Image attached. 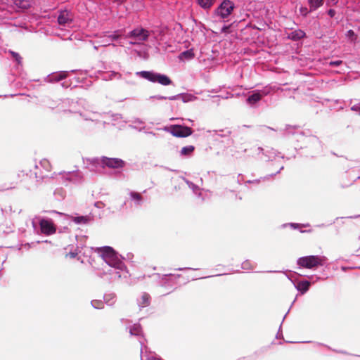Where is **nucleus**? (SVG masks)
Masks as SVG:
<instances>
[{
	"label": "nucleus",
	"mask_w": 360,
	"mask_h": 360,
	"mask_svg": "<svg viewBox=\"0 0 360 360\" xmlns=\"http://www.w3.org/2000/svg\"><path fill=\"white\" fill-rule=\"evenodd\" d=\"M96 251L109 268L107 270L103 269L98 274L101 278L107 276V279L113 281L121 278H127L128 277V271L122 262V258L110 246L97 248Z\"/></svg>",
	"instance_id": "obj_1"
},
{
	"label": "nucleus",
	"mask_w": 360,
	"mask_h": 360,
	"mask_svg": "<svg viewBox=\"0 0 360 360\" xmlns=\"http://www.w3.org/2000/svg\"><path fill=\"white\" fill-rule=\"evenodd\" d=\"M34 231L44 236H51L56 232V226L51 219L36 216L32 219Z\"/></svg>",
	"instance_id": "obj_2"
},
{
	"label": "nucleus",
	"mask_w": 360,
	"mask_h": 360,
	"mask_svg": "<svg viewBox=\"0 0 360 360\" xmlns=\"http://www.w3.org/2000/svg\"><path fill=\"white\" fill-rule=\"evenodd\" d=\"M326 261V257L323 255H308L298 258L297 264L299 268L316 269L323 266Z\"/></svg>",
	"instance_id": "obj_3"
},
{
	"label": "nucleus",
	"mask_w": 360,
	"mask_h": 360,
	"mask_svg": "<svg viewBox=\"0 0 360 360\" xmlns=\"http://www.w3.org/2000/svg\"><path fill=\"white\" fill-rule=\"evenodd\" d=\"M286 134L296 135V139L306 144H312L315 147L320 148L321 145L319 139L315 136H304V134L296 126L288 125L285 128Z\"/></svg>",
	"instance_id": "obj_4"
},
{
	"label": "nucleus",
	"mask_w": 360,
	"mask_h": 360,
	"mask_svg": "<svg viewBox=\"0 0 360 360\" xmlns=\"http://www.w3.org/2000/svg\"><path fill=\"white\" fill-rule=\"evenodd\" d=\"M136 74L148 81L158 83L162 86H168L172 83L170 78L167 75L153 71H141Z\"/></svg>",
	"instance_id": "obj_5"
},
{
	"label": "nucleus",
	"mask_w": 360,
	"mask_h": 360,
	"mask_svg": "<svg viewBox=\"0 0 360 360\" xmlns=\"http://www.w3.org/2000/svg\"><path fill=\"white\" fill-rule=\"evenodd\" d=\"M149 35L150 32L148 30L142 27H137L129 32L125 37L127 39H131V41H129V44L134 45L139 44L144 41H146Z\"/></svg>",
	"instance_id": "obj_6"
},
{
	"label": "nucleus",
	"mask_w": 360,
	"mask_h": 360,
	"mask_svg": "<svg viewBox=\"0 0 360 360\" xmlns=\"http://www.w3.org/2000/svg\"><path fill=\"white\" fill-rule=\"evenodd\" d=\"M234 8L235 5L231 1L224 0L214 11V14L217 17L224 20L229 17Z\"/></svg>",
	"instance_id": "obj_7"
},
{
	"label": "nucleus",
	"mask_w": 360,
	"mask_h": 360,
	"mask_svg": "<svg viewBox=\"0 0 360 360\" xmlns=\"http://www.w3.org/2000/svg\"><path fill=\"white\" fill-rule=\"evenodd\" d=\"M164 130L170 133L172 136L179 138L189 136L193 133L191 128L178 124L171 125L170 127H165Z\"/></svg>",
	"instance_id": "obj_8"
},
{
	"label": "nucleus",
	"mask_w": 360,
	"mask_h": 360,
	"mask_svg": "<svg viewBox=\"0 0 360 360\" xmlns=\"http://www.w3.org/2000/svg\"><path fill=\"white\" fill-rule=\"evenodd\" d=\"M94 162L101 165L103 167H107L111 169H120L124 167L125 163L120 158H110L107 157H102L101 158L95 159Z\"/></svg>",
	"instance_id": "obj_9"
},
{
	"label": "nucleus",
	"mask_w": 360,
	"mask_h": 360,
	"mask_svg": "<svg viewBox=\"0 0 360 360\" xmlns=\"http://www.w3.org/2000/svg\"><path fill=\"white\" fill-rule=\"evenodd\" d=\"M78 113L84 120L91 121L95 123L101 121V120L103 119L105 116V114H102L96 111L89 110L85 108H84L82 110H79Z\"/></svg>",
	"instance_id": "obj_10"
},
{
	"label": "nucleus",
	"mask_w": 360,
	"mask_h": 360,
	"mask_svg": "<svg viewBox=\"0 0 360 360\" xmlns=\"http://www.w3.org/2000/svg\"><path fill=\"white\" fill-rule=\"evenodd\" d=\"M60 174L65 181L75 184H80L83 181V175L79 171L63 172Z\"/></svg>",
	"instance_id": "obj_11"
},
{
	"label": "nucleus",
	"mask_w": 360,
	"mask_h": 360,
	"mask_svg": "<svg viewBox=\"0 0 360 360\" xmlns=\"http://www.w3.org/2000/svg\"><path fill=\"white\" fill-rule=\"evenodd\" d=\"M269 94V91L267 89L253 91L252 94L248 97L246 102L248 105L253 106L257 102H259L263 96H265Z\"/></svg>",
	"instance_id": "obj_12"
},
{
	"label": "nucleus",
	"mask_w": 360,
	"mask_h": 360,
	"mask_svg": "<svg viewBox=\"0 0 360 360\" xmlns=\"http://www.w3.org/2000/svg\"><path fill=\"white\" fill-rule=\"evenodd\" d=\"M129 200L130 202V206L135 207H140L144 202V199L141 193L133 191H131L129 193Z\"/></svg>",
	"instance_id": "obj_13"
},
{
	"label": "nucleus",
	"mask_w": 360,
	"mask_h": 360,
	"mask_svg": "<svg viewBox=\"0 0 360 360\" xmlns=\"http://www.w3.org/2000/svg\"><path fill=\"white\" fill-rule=\"evenodd\" d=\"M129 333L131 336H137L139 338V342L141 346V352L143 351V345H144L145 339L142 335V329L139 324L135 323L129 327Z\"/></svg>",
	"instance_id": "obj_14"
},
{
	"label": "nucleus",
	"mask_w": 360,
	"mask_h": 360,
	"mask_svg": "<svg viewBox=\"0 0 360 360\" xmlns=\"http://www.w3.org/2000/svg\"><path fill=\"white\" fill-rule=\"evenodd\" d=\"M68 75L66 71H60L58 72L51 73L44 77V81L47 83L58 82L62 79H65Z\"/></svg>",
	"instance_id": "obj_15"
},
{
	"label": "nucleus",
	"mask_w": 360,
	"mask_h": 360,
	"mask_svg": "<svg viewBox=\"0 0 360 360\" xmlns=\"http://www.w3.org/2000/svg\"><path fill=\"white\" fill-rule=\"evenodd\" d=\"M26 175L27 176V175H29V174L27 173ZM46 176H47L46 174L43 171V169L40 167L39 162H35L34 171H32V170L30 171V177H33V178L36 179L37 181L39 179H44Z\"/></svg>",
	"instance_id": "obj_16"
},
{
	"label": "nucleus",
	"mask_w": 360,
	"mask_h": 360,
	"mask_svg": "<svg viewBox=\"0 0 360 360\" xmlns=\"http://www.w3.org/2000/svg\"><path fill=\"white\" fill-rule=\"evenodd\" d=\"M289 279L293 283L295 288L299 292H300L301 294H304L305 292H307L311 285L310 282L306 280L295 282V281H292L291 278Z\"/></svg>",
	"instance_id": "obj_17"
},
{
	"label": "nucleus",
	"mask_w": 360,
	"mask_h": 360,
	"mask_svg": "<svg viewBox=\"0 0 360 360\" xmlns=\"http://www.w3.org/2000/svg\"><path fill=\"white\" fill-rule=\"evenodd\" d=\"M72 17L68 11H61L58 17V22L60 25H66L71 22Z\"/></svg>",
	"instance_id": "obj_18"
},
{
	"label": "nucleus",
	"mask_w": 360,
	"mask_h": 360,
	"mask_svg": "<svg viewBox=\"0 0 360 360\" xmlns=\"http://www.w3.org/2000/svg\"><path fill=\"white\" fill-rule=\"evenodd\" d=\"M67 217L77 224H87L91 219L89 216H67Z\"/></svg>",
	"instance_id": "obj_19"
},
{
	"label": "nucleus",
	"mask_w": 360,
	"mask_h": 360,
	"mask_svg": "<svg viewBox=\"0 0 360 360\" xmlns=\"http://www.w3.org/2000/svg\"><path fill=\"white\" fill-rule=\"evenodd\" d=\"M305 32L302 30H295L288 34V38L292 41H297L305 37Z\"/></svg>",
	"instance_id": "obj_20"
},
{
	"label": "nucleus",
	"mask_w": 360,
	"mask_h": 360,
	"mask_svg": "<svg viewBox=\"0 0 360 360\" xmlns=\"http://www.w3.org/2000/svg\"><path fill=\"white\" fill-rule=\"evenodd\" d=\"M138 305L140 308H143L150 304V295L148 293L143 292L140 298L137 300Z\"/></svg>",
	"instance_id": "obj_21"
},
{
	"label": "nucleus",
	"mask_w": 360,
	"mask_h": 360,
	"mask_svg": "<svg viewBox=\"0 0 360 360\" xmlns=\"http://www.w3.org/2000/svg\"><path fill=\"white\" fill-rule=\"evenodd\" d=\"M324 0H307L311 11H316L323 4Z\"/></svg>",
	"instance_id": "obj_22"
},
{
	"label": "nucleus",
	"mask_w": 360,
	"mask_h": 360,
	"mask_svg": "<svg viewBox=\"0 0 360 360\" xmlns=\"http://www.w3.org/2000/svg\"><path fill=\"white\" fill-rule=\"evenodd\" d=\"M215 0H196L197 4L203 9H209L214 4Z\"/></svg>",
	"instance_id": "obj_23"
},
{
	"label": "nucleus",
	"mask_w": 360,
	"mask_h": 360,
	"mask_svg": "<svg viewBox=\"0 0 360 360\" xmlns=\"http://www.w3.org/2000/svg\"><path fill=\"white\" fill-rule=\"evenodd\" d=\"M39 164L43 171L46 174L47 172H50L51 166L49 162V161L46 159H42L39 162Z\"/></svg>",
	"instance_id": "obj_24"
},
{
	"label": "nucleus",
	"mask_w": 360,
	"mask_h": 360,
	"mask_svg": "<svg viewBox=\"0 0 360 360\" xmlns=\"http://www.w3.org/2000/svg\"><path fill=\"white\" fill-rule=\"evenodd\" d=\"M194 149L195 148L193 146H184L181 148L180 154L182 156H190L194 151Z\"/></svg>",
	"instance_id": "obj_25"
},
{
	"label": "nucleus",
	"mask_w": 360,
	"mask_h": 360,
	"mask_svg": "<svg viewBox=\"0 0 360 360\" xmlns=\"http://www.w3.org/2000/svg\"><path fill=\"white\" fill-rule=\"evenodd\" d=\"M104 301L109 306L113 305L115 302V295L113 293L105 295Z\"/></svg>",
	"instance_id": "obj_26"
},
{
	"label": "nucleus",
	"mask_w": 360,
	"mask_h": 360,
	"mask_svg": "<svg viewBox=\"0 0 360 360\" xmlns=\"http://www.w3.org/2000/svg\"><path fill=\"white\" fill-rule=\"evenodd\" d=\"M179 96H180V95H175V96H169V97L164 96H160V95H157V96H150V99H153V98H155V99H158V100L169 99L170 101H174V100L179 99Z\"/></svg>",
	"instance_id": "obj_27"
},
{
	"label": "nucleus",
	"mask_w": 360,
	"mask_h": 360,
	"mask_svg": "<svg viewBox=\"0 0 360 360\" xmlns=\"http://www.w3.org/2000/svg\"><path fill=\"white\" fill-rule=\"evenodd\" d=\"M193 56H194V54H193L192 50H187V51L182 52L180 54L179 58L181 60H184V59L190 60V59L193 58Z\"/></svg>",
	"instance_id": "obj_28"
},
{
	"label": "nucleus",
	"mask_w": 360,
	"mask_h": 360,
	"mask_svg": "<svg viewBox=\"0 0 360 360\" xmlns=\"http://www.w3.org/2000/svg\"><path fill=\"white\" fill-rule=\"evenodd\" d=\"M14 4L17 7L23 9L28 8L30 6L29 2L26 0H15Z\"/></svg>",
	"instance_id": "obj_29"
},
{
	"label": "nucleus",
	"mask_w": 360,
	"mask_h": 360,
	"mask_svg": "<svg viewBox=\"0 0 360 360\" xmlns=\"http://www.w3.org/2000/svg\"><path fill=\"white\" fill-rule=\"evenodd\" d=\"M266 156L269 160H275L276 158L280 155V153L276 152L274 149H271L270 150L266 151Z\"/></svg>",
	"instance_id": "obj_30"
},
{
	"label": "nucleus",
	"mask_w": 360,
	"mask_h": 360,
	"mask_svg": "<svg viewBox=\"0 0 360 360\" xmlns=\"http://www.w3.org/2000/svg\"><path fill=\"white\" fill-rule=\"evenodd\" d=\"M241 267L243 269L245 270H252L254 268V264L252 263L251 261L245 260L242 263Z\"/></svg>",
	"instance_id": "obj_31"
},
{
	"label": "nucleus",
	"mask_w": 360,
	"mask_h": 360,
	"mask_svg": "<svg viewBox=\"0 0 360 360\" xmlns=\"http://www.w3.org/2000/svg\"><path fill=\"white\" fill-rule=\"evenodd\" d=\"M91 304L94 308L98 309H103L104 306L103 301L98 300H92Z\"/></svg>",
	"instance_id": "obj_32"
},
{
	"label": "nucleus",
	"mask_w": 360,
	"mask_h": 360,
	"mask_svg": "<svg viewBox=\"0 0 360 360\" xmlns=\"http://www.w3.org/2000/svg\"><path fill=\"white\" fill-rule=\"evenodd\" d=\"M81 253V250L79 247L77 248V249L75 251H70L69 252H67L65 255L66 257L70 258H75L77 255Z\"/></svg>",
	"instance_id": "obj_33"
},
{
	"label": "nucleus",
	"mask_w": 360,
	"mask_h": 360,
	"mask_svg": "<svg viewBox=\"0 0 360 360\" xmlns=\"http://www.w3.org/2000/svg\"><path fill=\"white\" fill-rule=\"evenodd\" d=\"M121 36L120 31L117 30L113 32L111 34H109L107 36L108 39H109L110 41L117 40L120 38Z\"/></svg>",
	"instance_id": "obj_34"
},
{
	"label": "nucleus",
	"mask_w": 360,
	"mask_h": 360,
	"mask_svg": "<svg viewBox=\"0 0 360 360\" xmlns=\"http://www.w3.org/2000/svg\"><path fill=\"white\" fill-rule=\"evenodd\" d=\"M184 180L185 181L186 184L188 186V187L191 189H192L195 193H197L198 191H199L198 186L186 179H184Z\"/></svg>",
	"instance_id": "obj_35"
},
{
	"label": "nucleus",
	"mask_w": 360,
	"mask_h": 360,
	"mask_svg": "<svg viewBox=\"0 0 360 360\" xmlns=\"http://www.w3.org/2000/svg\"><path fill=\"white\" fill-rule=\"evenodd\" d=\"M306 226L307 225H303V224H297V223H288V224H283L282 227L283 228H285L287 226H290V227H291L293 229H296L300 228L302 226Z\"/></svg>",
	"instance_id": "obj_36"
},
{
	"label": "nucleus",
	"mask_w": 360,
	"mask_h": 360,
	"mask_svg": "<svg viewBox=\"0 0 360 360\" xmlns=\"http://www.w3.org/2000/svg\"><path fill=\"white\" fill-rule=\"evenodd\" d=\"M108 35H104L103 37H101V40L99 41V43L101 44V46H106L108 45H110V41H111L107 37Z\"/></svg>",
	"instance_id": "obj_37"
},
{
	"label": "nucleus",
	"mask_w": 360,
	"mask_h": 360,
	"mask_svg": "<svg viewBox=\"0 0 360 360\" xmlns=\"http://www.w3.org/2000/svg\"><path fill=\"white\" fill-rule=\"evenodd\" d=\"M311 11L310 8H307V7L302 6L300 8V13L303 16H307Z\"/></svg>",
	"instance_id": "obj_38"
},
{
	"label": "nucleus",
	"mask_w": 360,
	"mask_h": 360,
	"mask_svg": "<svg viewBox=\"0 0 360 360\" xmlns=\"http://www.w3.org/2000/svg\"><path fill=\"white\" fill-rule=\"evenodd\" d=\"M346 37L351 41H354L356 39V35L353 30H349L346 33Z\"/></svg>",
	"instance_id": "obj_39"
},
{
	"label": "nucleus",
	"mask_w": 360,
	"mask_h": 360,
	"mask_svg": "<svg viewBox=\"0 0 360 360\" xmlns=\"http://www.w3.org/2000/svg\"><path fill=\"white\" fill-rule=\"evenodd\" d=\"M11 53L12 54L13 58L15 59V60L18 62V63L20 64L21 61H22L21 56L18 53H15V52H13V51H11Z\"/></svg>",
	"instance_id": "obj_40"
},
{
	"label": "nucleus",
	"mask_w": 360,
	"mask_h": 360,
	"mask_svg": "<svg viewBox=\"0 0 360 360\" xmlns=\"http://www.w3.org/2000/svg\"><path fill=\"white\" fill-rule=\"evenodd\" d=\"M179 95H180L179 98H181L182 101L185 103L191 101V98L193 97L192 96L187 95V94H179Z\"/></svg>",
	"instance_id": "obj_41"
},
{
	"label": "nucleus",
	"mask_w": 360,
	"mask_h": 360,
	"mask_svg": "<svg viewBox=\"0 0 360 360\" xmlns=\"http://www.w3.org/2000/svg\"><path fill=\"white\" fill-rule=\"evenodd\" d=\"M133 123L135 124L136 125H141V127H140V130L141 129L144 128L143 122L142 120H141L140 119H135L133 121ZM134 127L137 128V126H135Z\"/></svg>",
	"instance_id": "obj_42"
},
{
	"label": "nucleus",
	"mask_w": 360,
	"mask_h": 360,
	"mask_svg": "<svg viewBox=\"0 0 360 360\" xmlns=\"http://www.w3.org/2000/svg\"><path fill=\"white\" fill-rule=\"evenodd\" d=\"M342 63L341 60H334V61H330L329 65L330 66H338Z\"/></svg>",
	"instance_id": "obj_43"
},
{
	"label": "nucleus",
	"mask_w": 360,
	"mask_h": 360,
	"mask_svg": "<svg viewBox=\"0 0 360 360\" xmlns=\"http://www.w3.org/2000/svg\"><path fill=\"white\" fill-rule=\"evenodd\" d=\"M336 12L334 9H329L328 11V14L330 15V18H333L335 15Z\"/></svg>",
	"instance_id": "obj_44"
},
{
	"label": "nucleus",
	"mask_w": 360,
	"mask_h": 360,
	"mask_svg": "<svg viewBox=\"0 0 360 360\" xmlns=\"http://www.w3.org/2000/svg\"><path fill=\"white\" fill-rule=\"evenodd\" d=\"M351 110L353 111H359L360 110V104H356V105H353L351 108Z\"/></svg>",
	"instance_id": "obj_45"
},
{
	"label": "nucleus",
	"mask_w": 360,
	"mask_h": 360,
	"mask_svg": "<svg viewBox=\"0 0 360 360\" xmlns=\"http://www.w3.org/2000/svg\"><path fill=\"white\" fill-rule=\"evenodd\" d=\"M167 276H174L176 278H178L181 276L180 274L174 275V274H165L163 275L162 279L164 280Z\"/></svg>",
	"instance_id": "obj_46"
},
{
	"label": "nucleus",
	"mask_w": 360,
	"mask_h": 360,
	"mask_svg": "<svg viewBox=\"0 0 360 360\" xmlns=\"http://www.w3.org/2000/svg\"><path fill=\"white\" fill-rule=\"evenodd\" d=\"M147 360H162L160 358H158L156 356H150L147 358Z\"/></svg>",
	"instance_id": "obj_47"
},
{
	"label": "nucleus",
	"mask_w": 360,
	"mask_h": 360,
	"mask_svg": "<svg viewBox=\"0 0 360 360\" xmlns=\"http://www.w3.org/2000/svg\"><path fill=\"white\" fill-rule=\"evenodd\" d=\"M185 269H191V268H178V269H176V270H179V271H183V270H185ZM193 270H197L198 269H193Z\"/></svg>",
	"instance_id": "obj_48"
},
{
	"label": "nucleus",
	"mask_w": 360,
	"mask_h": 360,
	"mask_svg": "<svg viewBox=\"0 0 360 360\" xmlns=\"http://www.w3.org/2000/svg\"><path fill=\"white\" fill-rule=\"evenodd\" d=\"M262 129H270V130H274V129L269 127H266V126H262Z\"/></svg>",
	"instance_id": "obj_49"
},
{
	"label": "nucleus",
	"mask_w": 360,
	"mask_h": 360,
	"mask_svg": "<svg viewBox=\"0 0 360 360\" xmlns=\"http://www.w3.org/2000/svg\"><path fill=\"white\" fill-rule=\"evenodd\" d=\"M112 75L115 77H120V75L119 73L113 72V73H112Z\"/></svg>",
	"instance_id": "obj_50"
},
{
	"label": "nucleus",
	"mask_w": 360,
	"mask_h": 360,
	"mask_svg": "<svg viewBox=\"0 0 360 360\" xmlns=\"http://www.w3.org/2000/svg\"><path fill=\"white\" fill-rule=\"evenodd\" d=\"M114 117H115V120H117L119 118H122V116L120 114H117V115H114Z\"/></svg>",
	"instance_id": "obj_51"
},
{
	"label": "nucleus",
	"mask_w": 360,
	"mask_h": 360,
	"mask_svg": "<svg viewBox=\"0 0 360 360\" xmlns=\"http://www.w3.org/2000/svg\"><path fill=\"white\" fill-rule=\"evenodd\" d=\"M11 188H13V187H12V186H10V187H4V188H0V191H5V190H8V189Z\"/></svg>",
	"instance_id": "obj_52"
},
{
	"label": "nucleus",
	"mask_w": 360,
	"mask_h": 360,
	"mask_svg": "<svg viewBox=\"0 0 360 360\" xmlns=\"http://www.w3.org/2000/svg\"><path fill=\"white\" fill-rule=\"evenodd\" d=\"M92 248H87L84 250V254H86L87 252H90L91 251Z\"/></svg>",
	"instance_id": "obj_53"
},
{
	"label": "nucleus",
	"mask_w": 360,
	"mask_h": 360,
	"mask_svg": "<svg viewBox=\"0 0 360 360\" xmlns=\"http://www.w3.org/2000/svg\"><path fill=\"white\" fill-rule=\"evenodd\" d=\"M113 1L120 4L123 2V0H113Z\"/></svg>",
	"instance_id": "obj_54"
},
{
	"label": "nucleus",
	"mask_w": 360,
	"mask_h": 360,
	"mask_svg": "<svg viewBox=\"0 0 360 360\" xmlns=\"http://www.w3.org/2000/svg\"><path fill=\"white\" fill-rule=\"evenodd\" d=\"M252 181H253L252 184H259L260 182V179H255V180H253Z\"/></svg>",
	"instance_id": "obj_55"
},
{
	"label": "nucleus",
	"mask_w": 360,
	"mask_h": 360,
	"mask_svg": "<svg viewBox=\"0 0 360 360\" xmlns=\"http://www.w3.org/2000/svg\"><path fill=\"white\" fill-rule=\"evenodd\" d=\"M341 269H342V270L343 271H345L347 269H349V267L342 266V268H341Z\"/></svg>",
	"instance_id": "obj_56"
},
{
	"label": "nucleus",
	"mask_w": 360,
	"mask_h": 360,
	"mask_svg": "<svg viewBox=\"0 0 360 360\" xmlns=\"http://www.w3.org/2000/svg\"><path fill=\"white\" fill-rule=\"evenodd\" d=\"M335 352H338V353H342V354H346L345 352L344 351H338V350H334Z\"/></svg>",
	"instance_id": "obj_57"
},
{
	"label": "nucleus",
	"mask_w": 360,
	"mask_h": 360,
	"mask_svg": "<svg viewBox=\"0 0 360 360\" xmlns=\"http://www.w3.org/2000/svg\"><path fill=\"white\" fill-rule=\"evenodd\" d=\"M228 29V27L225 26L222 28V32H225Z\"/></svg>",
	"instance_id": "obj_58"
},
{
	"label": "nucleus",
	"mask_w": 360,
	"mask_h": 360,
	"mask_svg": "<svg viewBox=\"0 0 360 360\" xmlns=\"http://www.w3.org/2000/svg\"><path fill=\"white\" fill-rule=\"evenodd\" d=\"M252 183H253V181L251 180H248L246 181V184H252Z\"/></svg>",
	"instance_id": "obj_59"
},
{
	"label": "nucleus",
	"mask_w": 360,
	"mask_h": 360,
	"mask_svg": "<svg viewBox=\"0 0 360 360\" xmlns=\"http://www.w3.org/2000/svg\"><path fill=\"white\" fill-rule=\"evenodd\" d=\"M283 169V166H281L279 170L276 172V173H278L281 170H282Z\"/></svg>",
	"instance_id": "obj_60"
},
{
	"label": "nucleus",
	"mask_w": 360,
	"mask_h": 360,
	"mask_svg": "<svg viewBox=\"0 0 360 360\" xmlns=\"http://www.w3.org/2000/svg\"><path fill=\"white\" fill-rule=\"evenodd\" d=\"M149 134L154 135V134L152 131H150Z\"/></svg>",
	"instance_id": "obj_61"
}]
</instances>
